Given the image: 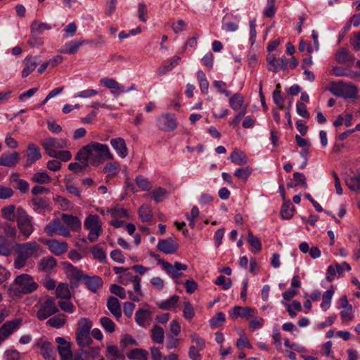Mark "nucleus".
I'll return each instance as SVG.
<instances>
[{
	"instance_id": "nucleus-31",
	"label": "nucleus",
	"mask_w": 360,
	"mask_h": 360,
	"mask_svg": "<svg viewBox=\"0 0 360 360\" xmlns=\"http://www.w3.org/2000/svg\"><path fill=\"white\" fill-rule=\"evenodd\" d=\"M336 61L340 64H346L347 63H353L354 56L345 48H341L336 53Z\"/></svg>"
},
{
	"instance_id": "nucleus-30",
	"label": "nucleus",
	"mask_w": 360,
	"mask_h": 360,
	"mask_svg": "<svg viewBox=\"0 0 360 360\" xmlns=\"http://www.w3.org/2000/svg\"><path fill=\"white\" fill-rule=\"evenodd\" d=\"M56 265V259L51 256L43 257L40 259L38 264L39 269L44 272L50 271L51 269L55 268Z\"/></svg>"
},
{
	"instance_id": "nucleus-29",
	"label": "nucleus",
	"mask_w": 360,
	"mask_h": 360,
	"mask_svg": "<svg viewBox=\"0 0 360 360\" xmlns=\"http://www.w3.org/2000/svg\"><path fill=\"white\" fill-rule=\"evenodd\" d=\"M229 103L230 107L235 111L243 110L244 107L248 108V105L245 104L244 97L240 94H235L231 96Z\"/></svg>"
},
{
	"instance_id": "nucleus-5",
	"label": "nucleus",
	"mask_w": 360,
	"mask_h": 360,
	"mask_svg": "<svg viewBox=\"0 0 360 360\" xmlns=\"http://www.w3.org/2000/svg\"><path fill=\"white\" fill-rule=\"evenodd\" d=\"M119 283L123 285H127L130 283H134V289L136 294L132 291L128 292L129 297L134 302H139L141 296H143V292L141 288V277L139 276H133L129 272H125L119 276Z\"/></svg>"
},
{
	"instance_id": "nucleus-12",
	"label": "nucleus",
	"mask_w": 360,
	"mask_h": 360,
	"mask_svg": "<svg viewBox=\"0 0 360 360\" xmlns=\"http://www.w3.org/2000/svg\"><path fill=\"white\" fill-rule=\"evenodd\" d=\"M22 323V319H18L5 322L0 327V345L6 340L15 330L18 329Z\"/></svg>"
},
{
	"instance_id": "nucleus-60",
	"label": "nucleus",
	"mask_w": 360,
	"mask_h": 360,
	"mask_svg": "<svg viewBox=\"0 0 360 360\" xmlns=\"http://www.w3.org/2000/svg\"><path fill=\"white\" fill-rule=\"evenodd\" d=\"M110 290L112 294H115L121 299H125L127 297L125 289L119 285L112 284L110 287Z\"/></svg>"
},
{
	"instance_id": "nucleus-38",
	"label": "nucleus",
	"mask_w": 360,
	"mask_h": 360,
	"mask_svg": "<svg viewBox=\"0 0 360 360\" xmlns=\"http://www.w3.org/2000/svg\"><path fill=\"white\" fill-rule=\"evenodd\" d=\"M56 294L57 297L64 300H70L72 297L68 284L64 283H61L58 285L56 290Z\"/></svg>"
},
{
	"instance_id": "nucleus-37",
	"label": "nucleus",
	"mask_w": 360,
	"mask_h": 360,
	"mask_svg": "<svg viewBox=\"0 0 360 360\" xmlns=\"http://www.w3.org/2000/svg\"><path fill=\"white\" fill-rule=\"evenodd\" d=\"M32 202L35 211L49 210L50 202L46 198H34Z\"/></svg>"
},
{
	"instance_id": "nucleus-35",
	"label": "nucleus",
	"mask_w": 360,
	"mask_h": 360,
	"mask_svg": "<svg viewBox=\"0 0 360 360\" xmlns=\"http://www.w3.org/2000/svg\"><path fill=\"white\" fill-rule=\"evenodd\" d=\"M101 84L110 89H117L120 92H127L125 87L119 84L115 79L105 77L101 80Z\"/></svg>"
},
{
	"instance_id": "nucleus-58",
	"label": "nucleus",
	"mask_w": 360,
	"mask_h": 360,
	"mask_svg": "<svg viewBox=\"0 0 360 360\" xmlns=\"http://www.w3.org/2000/svg\"><path fill=\"white\" fill-rule=\"evenodd\" d=\"M108 356V354L115 357V360H124L125 356L124 354L119 351L118 348L115 345H108L107 347Z\"/></svg>"
},
{
	"instance_id": "nucleus-64",
	"label": "nucleus",
	"mask_w": 360,
	"mask_h": 360,
	"mask_svg": "<svg viewBox=\"0 0 360 360\" xmlns=\"http://www.w3.org/2000/svg\"><path fill=\"white\" fill-rule=\"evenodd\" d=\"M246 112V107H244V108L243 110H240V112L235 116V117L229 122V124L233 128L237 127L239 125L242 119L245 118Z\"/></svg>"
},
{
	"instance_id": "nucleus-48",
	"label": "nucleus",
	"mask_w": 360,
	"mask_h": 360,
	"mask_svg": "<svg viewBox=\"0 0 360 360\" xmlns=\"http://www.w3.org/2000/svg\"><path fill=\"white\" fill-rule=\"evenodd\" d=\"M139 214L142 221H149L152 219L150 207L147 205H143L139 210Z\"/></svg>"
},
{
	"instance_id": "nucleus-42",
	"label": "nucleus",
	"mask_w": 360,
	"mask_h": 360,
	"mask_svg": "<svg viewBox=\"0 0 360 360\" xmlns=\"http://www.w3.org/2000/svg\"><path fill=\"white\" fill-rule=\"evenodd\" d=\"M78 328L76 333H90L92 322L87 318H82L78 321Z\"/></svg>"
},
{
	"instance_id": "nucleus-25",
	"label": "nucleus",
	"mask_w": 360,
	"mask_h": 360,
	"mask_svg": "<svg viewBox=\"0 0 360 360\" xmlns=\"http://www.w3.org/2000/svg\"><path fill=\"white\" fill-rule=\"evenodd\" d=\"M61 219L72 231H76L81 229L82 223L77 217L63 213L61 214Z\"/></svg>"
},
{
	"instance_id": "nucleus-22",
	"label": "nucleus",
	"mask_w": 360,
	"mask_h": 360,
	"mask_svg": "<svg viewBox=\"0 0 360 360\" xmlns=\"http://www.w3.org/2000/svg\"><path fill=\"white\" fill-rule=\"evenodd\" d=\"M17 234L16 229L9 224H0V240H14Z\"/></svg>"
},
{
	"instance_id": "nucleus-53",
	"label": "nucleus",
	"mask_w": 360,
	"mask_h": 360,
	"mask_svg": "<svg viewBox=\"0 0 360 360\" xmlns=\"http://www.w3.org/2000/svg\"><path fill=\"white\" fill-rule=\"evenodd\" d=\"M91 253L93 255V257L95 259L98 260L101 263H105L106 262V254L105 251L98 246H94L91 249Z\"/></svg>"
},
{
	"instance_id": "nucleus-21",
	"label": "nucleus",
	"mask_w": 360,
	"mask_h": 360,
	"mask_svg": "<svg viewBox=\"0 0 360 360\" xmlns=\"http://www.w3.org/2000/svg\"><path fill=\"white\" fill-rule=\"evenodd\" d=\"M49 250L55 255H60L67 252L68 245L65 241H59L57 240H49L46 242Z\"/></svg>"
},
{
	"instance_id": "nucleus-16",
	"label": "nucleus",
	"mask_w": 360,
	"mask_h": 360,
	"mask_svg": "<svg viewBox=\"0 0 360 360\" xmlns=\"http://www.w3.org/2000/svg\"><path fill=\"white\" fill-rule=\"evenodd\" d=\"M158 264H160L162 268L167 271L168 274H172L173 277L177 278L181 274L179 273V271H185L187 269V265L181 264L179 262L174 263V266L169 262L160 259Z\"/></svg>"
},
{
	"instance_id": "nucleus-43",
	"label": "nucleus",
	"mask_w": 360,
	"mask_h": 360,
	"mask_svg": "<svg viewBox=\"0 0 360 360\" xmlns=\"http://www.w3.org/2000/svg\"><path fill=\"white\" fill-rule=\"evenodd\" d=\"M1 212L2 217L8 221H13L16 219L15 207L13 205L4 207Z\"/></svg>"
},
{
	"instance_id": "nucleus-34",
	"label": "nucleus",
	"mask_w": 360,
	"mask_h": 360,
	"mask_svg": "<svg viewBox=\"0 0 360 360\" xmlns=\"http://www.w3.org/2000/svg\"><path fill=\"white\" fill-rule=\"evenodd\" d=\"M229 159L236 165H241L248 162V158L244 152L235 149L230 155Z\"/></svg>"
},
{
	"instance_id": "nucleus-23",
	"label": "nucleus",
	"mask_w": 360,
	"mask_h": 360,
	"mask_svg": "<svg viewBox=\"0 0 360 360\" xmlns=\"http://www.w3.org/2000/svg\"><path fill=\"white\" fill-rule=\"evenodd\" d=\"M83 281L86 288L93 292H96L103 285L102 278L98 276H89L86 275Z\"/></svg>"
},
{
	"instance_id": "nucleus-1",
	"label": "nucleus",
	"mask_w": 360,
	"mask_h": 360,
	"mask_svg": "<svg viewBox=\"0 0 360 360\" xmlns=\"http://www.w3.org/2000/svg\"><path fill=\"white\" fill-rule=\"evenodd\" d=\"M75 159L86 165L98 167L107 160H113L114 155L107 145L93 141L83 146Z\"/></svg>"
},
{
	"instance_id": "nucleus-55",
	"label": "nucleus",
	"mask_w": 360,
	"mask_h": 360,
	"mask_svg": "<svg viewBox=\"0 0 360 360\" xmlns=\"http://www.w3.org/2000/svg\"><path fill=\"white\" fill-rule=\"evenodd\" d=\"M167 191L162 187L155 188L152 192L153 198L157 203L162 202L167 197Z\"/></svg>"
},
{
	"instance_id": "nucleus-41",
	"label": "nucleus",
	"mask_w": 360,
	"mask_h": 360,
	"mask_svg": "<svg viewBox=\"0 0 360 360\" xmlns=\"http://www.w3.org/2000/svg\"><path fill=\"white\" fill-rule=\"evenodd\" d=\"M334 293L335 290L333 287L332 286L330 289L326 290L322 295V302L320 307L323 311H326L330 307V302Z\"/></svg>"
},
{
	"instance_id": "nucleus-15",
	"label": "nucleus",
	"mask_w": 360,
	"mask_h": 360,
	"mask_svg": "<svg viewBox=\"0 0 360 360\" xmlns=\"http://www.w3.org/2000/svg\"><path fill=\"white\" fill-rule=\"evenodd\" d=\"M157 248L165 254H174L179 249V244L173 238H167L165 240H160Z\"/></svg>"
},
{
	"instance_id": "nucleus-10",
	"label": "nucleus",
	"mask_w": 360,
	"mask_h": 360,
	"mask_svg": "<svg viewBox=\"0 0 360 360\" xmlns=\"http://www.w3.org/2000/svg\"><path fill=\"white\" fill-rule=\"evenodd\" d=\"M178 122L174 114L164 113L157 119V127L160 131L169 132L177 128Z\"/></svg>"
},
{
	"instance_id": "nucleus-56",
	"label": "nucleus",
	"mask_w": 360,
	"mask_h": 360,
	"mask_svg": "<svg viewBox=\"0 0 360 360\" xmlns=\"http://www.w3.org/2000/svg\"><path fill=\"white\" fill-rule=\"evenodd\" d=\"M100 323L103 329L108 333H113L115 330V324L108 317H101L100 319Z\"/></svg>"
},
{
	"instance_id": "nucleus-7",
	"label": "nucleus",
	"mask_w": 360,
	"mask_h": 360,
	"mask_svg": "<svg viewBox=\"0 0 360 360\" xmlns=\"http://www.w3.org/2000/svg\"><path fill=\"white\" fill-rule=\"evenodd\" d=\"M84 226L89 231L87 238L91 243L96 241L103 232L102 223L96 214L89 215L84 221Z\"/></svg>"
},
{
	"instance_id": "nucleus-40",
	"label": "nucleus",
	"mask_w": 360,
	"mask_h": 360,
	"mask_svg": "<svg viewBox=\"0 0 360 360\" xmlns=\"http://www.w3.org/2000/svg\"><path fill=\"white\" fill-rule=\"evenodd\" d=\"M179 299V297L175 295L167 300L158 302L157 305L160 309L162 310H169L176 305Z\"/></svg>"
},
{
	"instance_id": "nucleus-13",
	"label": "nucleus",
	"mask_w": 360,
	"mask_h": 360,
	"mask_svg": "<svg viewBox=\"0 0 360 360\" xmlns=\"http://www.w3.org/2000/svg\"><path fill=\"white\" fill-rule=\"evenodd\" d=\"M266 62L268 63V70L274 72H277L280 70H285L288 64L285 57L277 58L274 54H269L266 56Z\"/></svg>"
},
{
	"instance_id": "nucleus-14",
	"label": "nucleus",
	"mask_w": 360,
	"mask_h": 360,
	"mask_svg": "<svg viewBox=\"0 0 360 360\" xmlns=\"http://www.w3.org/2000/svg\"><path fill=\"white\" fill-rule=\"evenodd\" d=\"M56 342L58 344V350L61 360H72L70 343L64 338L58 337Z\"/></svg>"
},
{
	"instance_id": "nucleus-3",
	"label": "nucleus",
	"mask_w": 360,
	"mask_h": 360,
	"mask_svg": "<svg viewBox=\"0 0 360 360\" xmlns=\"http://www.w3.org/2000/svg\"><path fill=\"white\" fill-rule=\"evenodd\" d=\"M39 288L33 276L28 274H22L15 277L11 284L10 290L19 296L22 294H31Z\"/></svg>"
},
{
	"instance_id": "nucleus-62",
	"label": "nucleus",
	"mask_w": 360,
	"mask_h": 360,
	"mask_svg": "<svg viewBox=\"0 0 360 360\" xmlns=\"http://www.w3.org/2000/svg\"><path fill=\"white\" fill-rule=\"evenodd\" d=\"M180 340L172 334L167 335L166 347L167 349L176 348L179 345Z\"/></svg>"
},
{
	"instance_id": "nucleus-50",
	"label": "nucleus",
	"mask_w": 360,
	"mask_h": 360,
	"mask_svg": "<svg viewBox=\"0 0 360 360\" xmlns=\"http://www.w3.org/2000/svg\"><path fill=\"white\" fill-rule=\"evenodd\" d=\"M52 179L46 172H37L32 177V181L34 183L43 184H49Z\"/></svg>"
},
{
	"instance_id": "nucleus-44",
	"label": "nucleus",
	"mask_w": 360,
	"mask_h": 360,
	"mask_svg": "<svg viewBox=\"0 0 360 360\" xmlns=\"http://www.w3.org/2000/svg\"><path fill=\"white\" fill-rule=\"evenodd\" d=\"M67 273L68 276L72 278L77 280H82L85 277L86 274L83 271L77 267L72 266L71 264H68L66 266Z\"/></svg>"
},
{
	"instance_id": "nucleus-59",
	"label": "nucleus",
	"mask_w": 360,
	"mask_h": 360,
	"mask_svg": "<svg viewBox=\"0 0 360 360\" xmlns=\"http://www.w3.org/2000/svg\"><path fill=\"white\" fill-rule=\"evenodd\" d=\"M252 172V169L248 166L240 167L236 170L234 176L241 179L246 180L251 174Z\"/></svg>"
},
{
	"instance_id": "nucleus-33",
	"label": "nucleus",
	"mask_w": 360,
	"mask_h": 360,
	"mask_svg": "<svg viewBox=\"0 0 360 360\" xmlns=\"http://www.w3.org/2000/svg\"><path fill=\"white\" fill-rule=\"evenodd\" d=\"M181 58L178 56H174L167 65L160 66L157 70V74L159 76L165 75L167 72L172 70L175 66L179 64Z\"/></svg>"
},
{
	"instance_id": "nucleus-24",
	"label": "nucleus",
	"mask_w": 360,
	"mask_h": 360,
	"mask_svg": "<svg viewBox=\"0 0 360 360\" xmlns=\"http://www.w3.org/2000/svg\"><path fill=\"white\" fill-rule=\"evenodd\" d=\"M152 313L146 309H139L135 314V320L137 324L141 327H146L149 325Z\"/></svg>"
},
{
	"instance_id": "nucleus-47",
	"label": "nucleus",
	"mask_w": 360,
	"mask_h": 360,
	"mask_svg": "<svg viewBox=\"0 0 360 360\" xmlns=\"http://www.w3.org/2000/svg\"><path fill=\"white\" fill-rule=\"evenodd\" d=\"M77 343L81 347H85L90 345L93 340L90 337V333H76Z\"/></svg>"
},
{
	"instance_id": "nucleus-6",
	"label": "nucleus",
	"mask_w": 360,
	"mask_h": 360,
	"mask_svg": "<svg viewBox=\"0 0 360 360\" xmlns=\"http://www.w3.org/2000/svg\"><path fill=\"white\" fill-rule=\"evenodd\" d=\"M330 91L333 94L345 98H354L357 96L356 86L342 81L331 82Z\"/></svg>"
},
{
	"instance_id": "nucleus-51",
	"label": "nucleus",
	"mask_w": 360,
	"mask_h": 360,
	"mask_svg": "<svg viewBox=\"0 0 360 360\" xmlns=\"http://www.w3.org/2000/svg\"><path fill=\"white\" fill-rule=\"evenodd\" d=\"M147 352L143 349H134L127 354V356L131 359L147 360Z\"/></svg>"
},
{
	"instance_id": "nucleus-54",
	"label": "nucleus",
	"mask_w": 360,
	"mask_h": 360,
	"mask_svg": "<svg viewBox=\"0 0 360 360\" xmlns=\"http://www.w3.org/2000/svg\"><path fill=\"white\" fill-rule=\"evenodd\" d=\"M280 214L283 219H290L294 214V207L290 203H284L281 207Z\"/></svg>"
},
{
	"instance_id": "nucleus-20",
	"label": "nucleus",
	"mask_w": 360,
	"mask_h": 360,
	"mask_svg": "<svg viewBox=\"0 0 360 360\" xmlns=\"http://www.w3.org/2000/svg\"><path fill=\"white\" fill-rule=\"evenodd\" d=\"M27 160L25 165V167H30L35 161L41 158L39 148L34 143H30L27 150Z\"/></svg>"
},
{
	"instance_id": "nucleus-26",
	"label": "nucleus",
	"mask_w": 360,
	"mask_h": 360,
	"mask_svg": "<svg viewBox=\"0 0 360 360\" xmlns=\"http://www.w3.org/2000/svg\"><path fill=\"white\" fill-rule=\"evenodd\" d=\"M37 57L27 56L23 60V70L22 71V77H27L30 75L37 66Z\"/></svg>"
},
{
	"instance_id": "nucleus-4",
	"label": "nucleus",
	"mask_w": 360,
	"mask_h": 360,
	"mask_svg": "<svg viewBox=\"0 0 360 360\" xmlns=\"http://www.w3.org/2000/svg\"><path fill=\"white\" fill-rule=\"evenodd\" d=\"M33 218L21 207L16 210L17 226L20 233L25 238H29L34 231Z\"/></svg>"
},
{
	"instance_id": "nucleus-57",
	"label": "nucleus",
	"mask_w": 360,
	"mask_h": 360,
	"mask_svg": "<svg viewBox=\"0 0 360 360\" xmlns=\"http://www.w3.org/2000/svg\"><path fill=\"white\" fill-rule=\"evenodd\" d=\"M248 241L249 244L257 251L262 250V243L259 238L255 236L251 231L248 233Z\"/></svg>"
},
{
	"instance_id": "nucleus-45",
	"label": "nucleus",
	"mask_w": 360,
	"mask_h": 360,
	"mask_svg": "<svg viewBox=\"0 0 360 360\" xmlns=\"http://www.w3.org/2000/svg\"><path fill=\"white\" fill-rule=\"evenodd\" d=\"M13 251L12 240H0V255L4 257L11 255Z\"/></svg>"
},
{
	"instance_id": "nucleus-17",
	"label": "nucleus",
	"mask_w": 360,
	"mask_h": 360,
	"mask_svg": "<svg viewBox=\"0 0 360 360\" xmlns=\"http://www.w3.org/2000/svg\"><path fill=\"white\" fill-rule=\"evenodd\" d=\"M37 347L40 349L41 356L46 360H56V352L51 342L48 341L40 342L37 343Z\"/></svg>"
},
{
	"instance_id": "nucleus-2",
	"label": "nucleus",
	"mask_w": 360,
	"mask_h": 360,
	"mask_svg": "<svg viewBox=\"0 0 360 360\" xmlns=\"http://www.w3.org/2000/svg\"><path fill=\"white\" fill-rule=\"evenodd\" d=\"M16 257L14 259V267L16 269H22L27 264L28 259L39 257L41 253V248L36 241L25 243H16L15 245Z\"/></svg>"
},
{
	"instance_id": "nucleus-61",
	"label": "nucleus",
	"mask_w": 360,
	"mask_h": 360,
	"mask_svg": "<svg viewBox=\"0 0 360 360\" xmlns=\"http://www.w3.org/2000/svg\"><path fill=\"white\" fill-rule=\"evenodd\" d=\"M65 323V319L61 316H54L47 321V324L56 328L63 327Z\"/></svg>"
},
{
	"instance_id": "nucleus-36",
	"label": "nucleus",
	"mask_w": 360,
	"mask_h": 360,
	"mask_svg": "<svg viewBox=\"0 0 360 360\" xmlns=\"http://www.w3.org/2000/svg\"><path fill=\"white\" fill-rule=\"evenodd\" d=\"M165 332L163 328L158 326L155 325L151 330L150 338L152 340L158 344H161L164 342Z\"/></svg>"
},
{
	"instance_id": "nucleus-28",
	"label": "nucleus",
	"mask_w": 360,
	"mask_h": 360,
	"mask_svg": "<svg viewBox=\"0 0 360 360\" xmlns=\"http://www.w3.org/2000/svg\"><path fill=\"white\" fill-rule=\"evenodd\" d=\"M107 307L109 311L116 319H120L121 317L122 309L117 298L113 296H110L108 299Z\"/></svg>"
},
{
	"instance_id": "nucleus-9",
	"label": "nucleus",
	"mask_w": 360,
	"mask_h": 360,
	"mask_svg": "<svg viewBox=\"0 0 360 360\" xmlns=\"http://www.w3.org/2000/svg\"><path fill=\"white\" fill-rule=\"evenodd\" d=\"M41 145L46 154L52 157L58 150L65 148L67 146V141L63 139L48 137L41 141Z\"/></svg>"
},
{
	"instance_id": "nucleus-27",
	"label": "nucleus",
	"mask_w": 360,
	"mask_h": 360,
	"mask_svg": "<svg viewBox=\"0 0 360 360\" xmlns=\"http://www.w3.org/2000/svg\"><path fill=\"white\" fill-rule=\"evenodd\" d=\"M84 43V40H72L64 44L59 52L65 54H75L78 52L79 47Z\"/></svg>"
},
{
	"instance_id": "nucleus-39",
	"label": "nucleus",
	"mask_w": 360,
	"mask_h": 360,
	"mask_svg": "<svg viewBox=\"0 0 360 360\" xmlns=\"http://www.w3.org/2000/svg\"><path fill=\"white\" fill-rule=\"evenodd\" d=\"M51 29V26L47 23L39 22L34 20L31 25V32L33 36L39 37V34L44 30Z\"/></svg>"
},
{
	"instance_id": "nucleus-11",
	"label": "nucleus",
	"mask_w": 360,
	"mask_h": 360,
	"mask_svg": "<svg viewBox=\"0 0 360 360\" xmlns=\"http://www.w3.org/2000/svg\"><path fill=\"white\" fill-rule=\"evenodd\" d=\"M44 231L50 236L58 234L63 237H70L69 229L62 224L58 219H54L50 221L44 228Z\"/></svg>"
},
{
	"instance_id": "nucleus-8",
	"label": "nucleus",
	"mask_w": 360,
	"mask_h": 360,
	"mask_svg": "<svg viewBox=\"0 0 360 360\" xmlns=\"http://www.w3.org/2000/svg\"><path fill=\"white\" fill-rule=\"evenodd\" d=\"M38 307L36 316L40 321H44L58 311L54 298L51 297L46 298L44 301H40Z\"/></svg>"
},
{
	"instance_id": "nucleus-46",
	"label": "nucleus",
	"mask_w": 360,
	"mask_h": 360,
	"mask_svg": "<svg viewBox=\"0 0 360 360\" xmlns=\"http://www.w3.org/2000/svg\"><path fill=\"white\" fill-rule=\"evenodd\" d=\"M346 184L348 188L354 191H360V173L349 177L346 180Z\"/></svg>"
},
{
	"instance_id": "nucleus-19",
	"label": "nucleus",
	"mask_w": 360,
	"mask_h": 360,
	"mask_svg": "<svg viewBox=\"0 0 360 360\" xmlns=\"http://www.w3.org/2000/svg\"><path fill=\"white\" fill-rule=\"evenodd\" d=\"M19 160L20 154L18 152L4 153L0 156V165L13 167L18 163Z\"/></svg>"
},
{
	"instance_id": "nucleus-18",
	"label": "nucleus",
	"mask_w": 360,
	"mask_h": 360,
	"mask_svg": "<svg viewBox=\"0 0 360 360\" xmlns=\"http://www.w3.org/2000/svg\"><path fill=\"white\" fill-rule=\"evenodd\" d=\"M110 143L121 158H124L127 156L129 151L124 139L121 137L114 138L110 140Z\"/></svg>"
},
{
	"instance_id": "nucleus-63",
	"label": "nucleus",
	"mask_w": 360,
	"mask_h": 360,
	"mask_svg": "<svg viewBox=\"0 0 360 360\" xmlns=\"http://www.w3.org/2000/svg\"><path fill=\"white\" fill-rule=\"evenodd\" d=\"M276 13L275 0H267L266 6L264 11V15L267 18H271Z\"/></svg>"
},
{
	"instance_id": "nucleus-49",
	"label": "nucleus",
	"mask_w": 360,
	"mask_h": 360,
	"mask_svg": "<svg viewBox=\"0 0 360 360\" xmlns=\"http://www.w3.org/2000/svg\"><path fill=\"white\" fill-rule=\"evenodd\" d=\"M332 72L335 76L347 77L350 79L354 76V71L339 66L333 67Z\"/></svg>"
},
{
	"instance_id": "nucleus-52",
	"label": "nucleus",
	"mask_w": 360,
	"mask_h": 360,
	"mask_svg": "<svg viewBox=\"0 0 360 360\" xmlns=\"http://www.w3.org/2000/svg\"><path fill=\"white\" fill-rule=\"evenodd\" d=\"M136 185L142 190V191H150L152 188V184L148 181L147 178H145L142 175H139L136 177L135 179Z\"/></svg>"
},
{
	"instance_id": "nucleus-32",
	"label": "nucleus",
	"mask_w": 360,
	"mask_h": 360,
	"mask_svg": "<svg viewBox=\"0 0 360 360\" xmlns=\"http://www.w3.org/2000/svg\"><path fill=\"white\" fill-rule=\"evenodd\" d=\"M120 166L118 162H111L107 163L102 169V172L106 174V177L112 178L120 172Z\"/></svg>"
}]
</instances>
